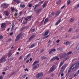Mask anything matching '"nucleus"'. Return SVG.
I'll list each match as a JSON object with an SVG mask.
<instances>
[{
	"instance_id": "obj_1",
	"label": "nucleus",
	"mask_w": 79,
	"mask_h": 79,
	"mask_svg": "<svg viewBox=\"0 0 79 79\" xmlns=\"http://www.w3.org/2000/svg\"><path fill=\"white\" fill-rule=\"evenodd\" d=\"M75 65V64H73L70 66V68L68 71V73H69L71 72V71H73V70H74V68H75V67H74Z\"/></svg>"
},
{
	"instance_id": "obj_2",
	"label": "nucleus",
	"mask_w": 79,
	"mask_h": 79,
	"mask_svg": "<svg viewBox=\"0 0 79 79\" xmlns=\"http://www.w3.org/2000/svg\"><path fill=\"white\" fill-rule=\"evenodd\" d=\"M56 69V66L54 65H53L51 68L48 71L49 73H52L54 71H55V69Z\"/></svg>"
},
{
	"instance_id": "obj_3",
	"label": "nucleus",
	"mask_w": 79,
	"mask_h": 79,
	"mask_svg": "<svg viewBox=\"0 0 79 79\" xmlns=\"http://www.w3.org/2000/svg\"><path fill=\"white\" fill-rule=\"evenodd\" d=\"M21 33H20L17 35L16 39L15 40V42H17L18 40H20L21 39Z\"/></svg>"
},
{
	"instance_id": "obj_4",
	"label": "nucleus",
	"mask_w": 79,
	"mask_h": 79,
	"mask_svg": "<svg viewBox=\"0 0 79 79\" xmlns=\"http://www.w3.org/2000/svg\"><path fill=\"white\" fill-rule=\"evenodd\" d=\"M68 66V64H65L64 65H63L61 68V70H60L61 72H62L63 73L64 71V70L65 69V68L67 67Z\"/></svg>"
},
{
	"instance_id": "obj_5",
	"label": "nucleus",
	"mask_w": 79,
	"mask_h": 79,
	"mask_svg": "<svg viewBox=\"0 0 79 79\" xmlns=\"http://www.w3.org/2000/svg\"><path fill=\"white\" fill-rule=\"evenodd\" d=\"M66 55H67L66 53H61L60 55V59L64 58H65V57L66 56Z\"/></svg>"
},
{
	"instance_id": "obj_6",
	"label": "nucleus",
	"mask_w": 79,
	"mask_h": 79,
	"mask_svg": "<svg viewBox=\"0 0 79 79\" xmlns=\"http://www.w3.org/2000/svg\"><path fill=\"white\" fill-rule=\"evenodd\" d=\"M43 73H39L36 75V78H39L40 77H42L43 76Z\"/></svg>"
},
{
	"instance_id": "obj_7",
	"label": "nucleus",
	"mask_w": 79,
	"mask_h": 79,
	"mask_svg": "<svg viewBox=\"0 0 79 79\" xmlns=\"http://www.w3.org/2000/svg\"><path fill=\"white\" fill-rule=\"evenodd\" d=\"M1 6H5L4 8H5V9H6L8 6V4L6 3H4L1 4Z\"/></svg>"
},
{
	"instance_id": "obj_8",
	"label": "nucleus",
	"mask_w": 79,
	"mask_h": 79,
	"mask_svg": "<svg viewBox=\"0 0 79 79\" xmlns=\"http://www.w3.org/2000/svg\"><path fill=\"white\" fill-rule=\"evenodd\" d=\"M4 13L6 16H9V12H8V11L5 10L4 12Z\"/></svg>"
},
{
	"instance_id": "obj_9",
	"label": "nucleus",
	"mask_w": 79,
	"mask_h": 79,
	"mask_svg": "<svg viewBox=\"0 0 79 79\" xmlns=\"http://www.w3.org/2000/svg\"><path fill=\"white\" fill-rule=\"evenodd\" d=\"M60 13H61V11H60L59 10V11H57L55 13V16L56 17V16H58V15H60Z\"/></svg>"
},
{
	"instance_id": "obj_10",
	"label": "nucleus",
	"mask_w": 79,
	"mask_h": 79,
	"mask_svg": "<svg viewBox=\"0 0 79 79\" xmlns=\"http://www.w3.org/2000/svg\"><path fill=\"white\" fill-rule=\"evenodd\" d=\"M5 26H6V23H3L1 24V27H2V28H4Z\"/></svg>"
},
{
	"instance_id": "obj_11",
	"label": "nucleus",
	"mask_w": 79,
	"mask_h": 79,
	"mask_svg": "<svg viewBox=\"0 0 79 79\" xmlns=\"http://www.w3.org/2000/svg\"><path fill=\"white\" fill-rule=\"evenodd\" d=\"M35 37V35H33L31 36L30 38H29V41H31Z\"/></svg>"
},
{
	"instance_id": "obj_12",
	"label": "nucleus",
	"mask_w": 79,
	"mask_h": 79,
	"mask_svg": "<svg viewBox=\"0 0 79 79\" xmlns=\"http://www.w3.org/2000/svg\"><path fill=\"white\" fill-rule=\"evenodd\" d=\"M14 24H15V23L14 22H12L11 24L12 27L11 28V31L13 30V29L14 28V27H15V26H14Z\"/></svg>"
},
{
	"instance_id": "obj_13",
	"label": "nucleus",
	"mask_w": 79,
	"mask_h": 79,
	"mask_svg": "<svg viewBox=\"0 0 79 79\" xmlns=\"http://www.w3.org/2000/svg\"><path fill=\"white\" fill-rule=\"evenodd\" d=\"M49 31L48 30H47L46 31H45V33L44 35V36H46V35H48V33H49Z\"/></svg>"
},
{
	"instance_id": "obj_14",
	"label": "nucleus",
	"mask_w": 79,
	"mask_h": 79,
	"mask_svg": "<svg viewBox=\"0 0 79 79\" xmlns=\"http://www.w3.org/2000/svg\"><path fill=\"white\" fill-rule=\"evenodd\" d=\"M5 56H4L1 58V59H0V63H2L3 61V60H5Z\"/></svg>"
},
{
	"instance_id": "obj_15",
	"label": "nucleus",
	"mask_w": 79,
	"mask_h": 79,
	"mask_svg": "<svg viewBox=\"0 0 79 79\" xmlns=\"http://www.w3.org/2000/svg\"><path fill=\"white\" fill-rule=\"evenodd\" d=\"M71 44V42L68 41H67L66 43H64V45H69V44Z\"/></svg>"
},
{
	"instance_id": "obj_16",
	"label": "nucleus",
	"mask_w": 79,
	"mask_h": 79,
	"mask_svg": "<svg viewBox=\"0 0 79 79\" xmlns=\"http://www.w3.org/2000/svg\"><path fill=\"white\" fill-rule=\"evenodd\" d=\"M79 67V62L76 63V65L75 66V69H76V68H78Z\"/></svg>"
},
{
	"instance_id": "obj_17",
	"label": "nucleus",
	"mask_w": 79,
	"mask_h": 79,
	"mask_svg": "<svg viewBox=\"0 0 79 79\" xmlns=\"http://www.w3.org/2000/svg\"><path fill=\"white\" fill-rule=\"evenodd\" d=\"M61 19H59L56 23V26H57V25H58V24L60 23V22H61Z\"/></svg>"
},
{
	"instance_id": "obj_18",
	"label": "nucleus",
	"mask_w": 79,
	"mask_h": 79,
	"mask_svg": "<svg viewBox=\"0 0 79 79\" xmlns=\"http://www.w3.org/2000/svg\"><path fill=\"white\" fill-rule=\"evenodd\" d=\"M61 3V0H59L58 1H57L56 2V5H60Z\"/></svg>"
},
{
	"instance_id": "obj_19",
	"label": "nucleus",
	"mask_w": 79,
	"mask_h": 79,
	"mask_svg": "<svg viewBox=\"0 0 79 79\" xmlns=\"http://www.w3.org/2000/svg\"><path fill=\"white\" fill-rule=\"evenodd\" d=\"M35 45H36V44H34L32 45H31V46L29 47V48H32L34 47H35Z\"/></svg>"
},
{
	"instance_id": "obj_20",
	"label": "nucleus",
	"mask_w": 79,
	"mask_h": 79,
	"mask_svg": "<svg viewBox=\"0 0 79 79\" xmlns=\"http://www.w3.org/2000/svg\"><path fill=\"white\" fill-rule=\"evenodd\" d=\"M39 61H35L32 64V65L34 66V65H35V64H37V63H39Z\"/></svg>"
},
{
	"instance_id": "obj_21",
	"label": "nucleus",
	"mask_w": 79,
	"mask_h": 79,
	"mask_svg": "<svg viewBox=\"0 0 79 79\" xmlns=\"http://www.w3.org/2000/svg\"><path fill=\"white\" fill-rule=\"evenodd\" d=\"M54 15H55V14L54 13V12H52L51 13L50 15H49V17H50V18H51V17H52V16H54Z\"/></svg>"
},
{
	"instance_id": "obj_22",
	"label": "nucleus",
	"mask_w": 79,
	"mask_h": 79,
	"mask_svg": "<svg viewBox=\"0 0 79 79\" xmlns=\"http://www.w3.org/2000/svg\"><path fill=\"white\" fill-rule=\"evenodd\" d=\"M48 19L46 18L45 19L44 21V24H46L47 22H48Z\"/></svg>"
},
{
	"instance_id": "obj_23",
	"label": "nucleus",
	"mask_w": 79,
	"mask_h": 79,
	"mask_svg": "<svg viewBox=\"0 0 79 79\" xmlns=\"http://www.w3.org/2000/svg\"><path fill=\"white\" fill-rule=\"evenodd\" d=\"M27 18L28 19H29V21H31V18H32V15H30V16L27 17Z\"/></svg>"
},
{
	"instance_id": "obj_24",
	"label": "nucleus",
	"mask_w": 79,
	"mask_h": 79,
	"mask_svg": "<svg viewBox=\"0 0 79 79\" xmlns=\"http://www.w3.org/2000/svg\"><path fill=\"white\" fill-rule=\"evenodd\" d=\"M63 61H61L60 63V64L59 65V68H60L61 66H62V65H63Z\"/></svg>"
},
{
	"instance_id": "obj_25",
	"label": "nucleus",
	"mask_w": 79,
	"mask_h": 79,
	"mask_svg": "<svg viewBox=\"0 0 79 79\" xmlns=\"http://www.w3.org/2000/svg\"><path fill=\"white\" fill-rule=\"evenodd\" d=\"M41 59L42 60H47V57H45L44 56H42L41 57Z\"/></svg>"
},
{
	"instance_id": "obj_26",
	"label": "nucleus",
	"mask_w": 79,
	"mask_h": 79,
	"mask_svg": "<svg viewBox=\"0 0 79 79\" xmlns=\"http://www.w3.org/2000/svg\"><path fill=\"white\" fill-rule=\"evenodd\" d=\"M42 8H41L39 9H38L37 10V13H39V12H40V11H42Z\"/></svg>"
},
{
	"instance_id": "obj_27",
	"label": "nucleus",
	"mask_w": 79,
	"mask_h": 79,
	"mask_svg": "<svg viewBox=\"0 0 79 79\" xmlns=\"http://www.w3.org/2000/svg\"><path fill=\"white\" fill-rule=\"evenodd\" d=\"M74 19L73 18H71L70 20V22H71V23H73V22H74Z\"/></svg>"
},
{
	"instance_id": "obj_28",
	"label": "nucleus",
	"mask_w": 79,
	"mask_h": 79,
	"mask_svg": "<svg viewBox=\"0 0 79 79\" xmlns=\"http://www.w3.org/2000/svg\"><path fill=\"white\" fill-rule=\"evenodd\" d=\"M54 60H55V57H53L50 60V61L51 62H52V61H53Z\"/></svg>"
},
{
	"instance_id": "obj_29",
	"label": "nucleus",
	"mask_w": 79,
	"mask_h": 79,
	"mask_svg": "<svg viewBox=\"0 0 79 79\" xmlns=\"http://www.w3.org/2000/svg\"><path fill=\"white\" fill-rule=\"evenodd\" d=\"M37 68V65H35L33 66V69H32V71H34V69H36Z\"/></svg>"
},
{
	"instance_id": "obj_30",
	"label": "nucleus",
	"mask_w": 79,
	"mask_h": 79,
	"mask_svg": "<svg viewBox=\"0 0 79 79\" xmlns=\"http://www.w3.org/2000/svg\"><path fill=\"white\" fill-rule=\"evenodd\" d=\"M25 6H26V5H25L23 4L22 5H20V7H21L22 8H24Z\"/></svg>"
},
{
	"instance_id": "obj_31",
	"label": "nucleus",
	"mask_w": 79,
	"mask_h": 79,
	"mask_svg": "<svg viewBox=\"0 0 79 79\" xmlns=\"http://www.w3.org/2000/svg\"><path fill=\"white\" fill-rule=\"evenodd\" d=\"M46 5H47V4L45 3H44L42 6L43 7V8H45V6H46Z\"/></svg>"
},
{
	"instance_id": "obj_32",
	"label": "nucleus",
	"mask_w": 79,
	"mask_h": 79,
	"mask_svg": "<svg viewBox=\"0 0 79 79\" xmlns=\"http://www.w3.org/2000/svg\"><path fill=\"white\" fill-rule=\"evenodd\" d=\"M69 56H66L65 58L64 59V61H66V60H67L69 58Z\"/></svg>"
},
{
	"instance_id": "obj_33",
	"label": "nucleus",
	"mask_w": 79,
	"mask_h": 79,
	"mask_svg": "<svg viewBox=\"0 0 79 79\" xmlns=\"http://www.w3.org/2000/svg\"><path fill=\"white\" fill-rule=\"evenodd\" d=\"M54 58H55V60H60L59 58L57 56H55L54 57Z\"/></svg>"
},
{
	"instance_id": "obj_34",
	"label": "nucleus",
	"mask_w": 79,
	"mask_h": 79,
	"mask_svg": "<svg viewBox=\"0 0 79 79\" xmlns=\"http://www.w3.org/2000/svg\"><path fill=\"white\" fill-rule=\"evenodd\" d=\"M50 37V35H47L44 38V39H47V38H48V37Z\"/></svg>"
},
{
	"instance_id": "obj_35",
	"label": "nucleus",
	"mask_w": 79,
	"mask_h": 79,
	"mask_svg": "<svg viewBox=\"0 0 79 79\" xmlns=\"http://www.w3.org/2000/svg\"><path fill=\"white\" fill-rule=\"evenodd\" d=\"M11 55H12V54H11V53H9L7 56H8V57H10V56H11Z\"/></svg>"
},
{
	"instance_id": "obj_36",
	"label": "nucleus",
	"mask_w": 79,
	"mask_h": 79,
	"mask_svg": "<svg viewBox=\"0 0 79 79\" xmlns=\"http://www.w3.org/2000/svg\"><path fill=\"white\" fill-rule=\"evenodd\" d=\"M16 3H17V4H19L21 2L19 0H17V1H16Z\"/></svg>"
},
{
	"instance_id": "obj_37",
	"label": "nucleus",
	"mask_w": 79,
	"mask_h": 79,
	"mask_svg": "<svg viewBox=\"0 0 79 79\" xmlns=\"http://www.w3.org/2000/svg\"><path fill=\"white\" fill-rule=\"evenodd\" d=\"M10 10H11L12 11H13L15 10V8L11 7L10 8Z\"/></svg>"
},
{
	"instance_id": "obj_38",
	"label": "nucleus",
	"mask_w": 79,
	"mask_h": 79,
	"mask_svg": "<svg viewBox=\"0 0 79 79\" xmlns=\"http://www.w3.org/2000/svg\"><path fill=\"white\" fill-rule=\"evenodd\" d=\"M67 5H69L70 4V3H71V1H70V0H68L67 1Z\"/></svg>"
},
{
	"instance_id": "obj_39",
	"label": "nucleus",
	"mask_w": 79,
	"mask_h": 79,
	"mask_svg": "<svg viewBox=\"0 0 79 79\" xmlns=\"http://www.w3.org/2000/svg\"><path fill=\"white\" fill-rule=\"evenodd\" d=\"M14 59V58L13 57H11L9 60L10 61H12V60H13V59Z\"/></svg>"
},
{
	"instance_id": "obj_40",
	"label": "nucleus",
	"mask_w": 79,
	"mask_h": 79,
	"mask_svg": "<svg viewBox=\"0 0 79 79\" xmlns=\"http://www.w3.org/2000/svg\"><path fill=\"white\" fill-rule=\"evenodd\" d=\"M6 70H8V67H6L4 68V70L5 71H6Z\"/></svg>"
},
{
	"instance_id": "obj_41",
	"label": "nucleus",
	"mask_w": 79,
	"mask_h": 79,
	"mask_svg": "<svg viewBox=\"0 0 79 79\" xmlns=\"http://www.w3.org/2000/svg\"><path fill=\"white\" fill-rule=\"evenodd\" d=\"M71 53H72V51H70L68 53H67V54L70 55V54H71Z\"/></svg>"
},
{
	"instance_id": "obj_42",
	"label": "nucleus",
	"mask_w": 79,
	"mask_h": 79,
	"mask_svg": "<svg viewBox=\"0 0 79 79\" xmlns=\"http://www.w3.org/2000/svg\"><path fill=\"white\" fill-rule=\"evenodd\" d=\"M24 27L26 29H29V26H25Z\"/></svg>"
},
{
	"instance_id": "obj_43",
	"label": "nucleus",
	"mask_w": 79,
	"mask_h": 79,
	"mask_svg": "<svg viewBox=\"0 0 79 79\" xmlns=\"http://www.w3.org/2000/svg\"><path fill=\"white\" fill-rule=\"evenodd\" d=\"M25 29V27H22L21 29V31H24Z\"/></svg>"
},
{
	"instance_id": "obj_44",
	"label": "nucleus",
	"mask_w": 79,
	"mask_h": 79,
	"mask_svg": "<svg viewBox=\"0 0 79 79\" xmlns=\"http://www.w3.org/2000/svg\"><path fill=\"white\" fill-rule=\"evenodd\" d=\"M44 3V1H42L41 2H39V4H40V5H41Z\"/></svg>"
},
{
	"instance_id": "obj_45",
	"label": "nucleus",
	"mask_w": 79,
	"mask_h": 79,
	"mask_svg": "<svg viewBox=\"0 0 79 79\" xmlns=\"http://www.w3.org/2000/svg\"><path fill=\"white\" fill-rule=\"evenodd\" d=\"M71 30H72V28H69L68 32H71Z\"/></svg>"
},
{
	"instance_id": "obj_46",
	"label": "nucleus",
	"mask_w": 79,
	"mask_h": 79,
	"mask_svg": "<svg viewBox=\"0 0 79 79\" xmlns=\"http://www.w3.org/2000/svg\"><path fill=\"white\" fill-rule=\"evenodd\" d=\"M30 55H31V54L29 53L28 54L27 56H26L28 58V57H29L30 56Z\"/></svg>"
},
{
	"instance_id": "obj_47",
	"label": "nucleus",
	"mask_w": 79,
	"mask_h": 79,
	"mask_svg": "<svg viewBox=\"0 0 79 79\" xmlns=\"http://www.w3.org/2000/svg\"><path fill=\"white\" fill-rule=\"evenodd\" d=\"M44 19H43L42 20V21L41 22V23H40L41 25H42V23L44 22Z\"/></svg>"
},
{
	"instance_id": "obj_48",
	"label": "nucleus",
	"mask_w": 79,
	"mask_h": 79,
	"mask_svg": "<svg viewBox=\"0 0 79 79\" xmlns=\"http://www.w3.org/2000/svg\"><path fill=\"white\" fill-rule=\"evenodd\" d=\"M52 52H55L56 51V49H53L51 50Z\"/></svg>"
},
{
	"instance_id": "obj_49",
	"label": "nucleus",
	"mask_w": 79,
	"mask_h": 79,
	"mask_svg": "<svg viewBox=\"0 0 79 79\" xmlns=\"http://www.w3.org/2000/svg\"><path fill=\"white\" fill-rule=\"evenodd\" d=\"M10 35H12L13 34V32H12L9 34Z\"/></svg>"
},
{
	"instance_id": "obj_50",
	"label": "nucleus",
	"mask_w": 79,
	"mask_h": 79,
	"mask_svg": "<svg viewBox=\"0 0 79 79\" xmlns=\"http://www.w3.org/2000/svg\"><path fill=\"white\" fill-rule=\"evenodd\" d=\"M65 7V5H64L63 6H62L61 8V9H63Z\"/></svg>"
},
{
	"instance_id": "obj_51",
	"label": "nucleus",
	"mask_w": 79,
	"mask_h": 79,
	"mask_svg": "<svg viewBox=\"0 0 79 79\" xmlns=\"http://www.w3.org/2000/svg\"><path fill=\"white\" fill-rule=\"evenodd\" d=\"M27 23V21L24 22L23 23V24H26Z\"/></svg>"
},
{
	"instance_id": "obj_52",
	"label": "nucleus",
	"mask_w": 79,
	"mask_h": 79,
	"mask_svg": "<svg viewBox=\"0 0 79 79\" xmlns=\"http://www.w3.org/2000/svg\"><path fill=\"white\" fill-rule=\"evenodd\" d=\"M35 29H33L31 30V31H32V32H34V31H35Z\"/></svg>"
},
{
	"instance_id": "obj_53",
	"label": "nucleus",
	"mask_w": 79,
	"mask_h": 79,
	"mask_svg": "<svg viewBox=\"0 0 79 79\" xmlns=\"http://www.w3.org/2000/svg\"><path fill=\"white\" fill-rule=\"evenodd\" d=\"M11 38L9 39L8 40V42H11Z\"/></svg>"
},
{
	"instance_id": "obj_54",
	"label": "nucleus",
	"mask_w": 79,
	"mask_h": 79,
	"mask_svg": "<svg viewBox=\"0 0 79 79\" xmlns=\"http://www.w3.org/2000/svg\"><path fill=\"white\" fill-rule=\"evenodd\" d=\"M32 6V5L31 4H30L28 5V7L31 8Z\"/></svg>"
},
{
	"instance_id": "obj_55",
	"label": "nucleus",
	"mask_w": 79,
	"mask_h": 79,
	"mask_svg": "<svg viewBox=\"0 0 79 79\" xmlns=\"http://www.w3.org/2000/svg\"><path fill=\"white\" fill-rule=\"evenodd\" d=\"M3 39V36L2 35H0V39Z\"/></svg>"
},
{
	"instance_id": "obj_56",
	"label": "nucleus",
	"mask_w": 79,
	"mask_h": 79,
	"mask_svg": "<svg viewBox=\"0 0 79 79\" xmlns=\"http://www.w3.org/2000/svg\"><path fill=\"white\" fill-rule=\"evenodd\" d=\"M44 49H42L40 52V53H42V52H44Z\"/></svg>"
},
{
	"instance_id": "obj_57",
	"label": "nucleus",
	"mask_w": 79,
	"mask_h": 79,
	"mask_svg": "<svg viewBox=\"0 0 79 79\" xmlns=\"http://www.w3.org/2000/svg\"><path fill=\"white\" fill-rule=\"evenodd\" d=\"M27 57L26 56L24 58V60H26V59H27Z\"/></svg>"
},
{
	"instance_id": "obj_58",
	"label": "nucleus",
	"mask_w": 79,
	"mask_h": 79,
	"mask_svg": "<svg viewBox=\"0 0 79 79\" xmlns=\"http://www.w3.org/2000/svg\"><path fill=\"white\" fill-rule=\"evenodd\" d=\"M56 43H59L60 42V40H57L56 41Z\"/></svg>"
},
{
	"instance_id": "obj_59",
	"label": "nucleus",
	"mask_w": 79,
	"mask_h": 79,
	"mask_svg": "<svg viewBox=\"0 0 79 79\" xmlns=\"http://www.w3.org/2000/svg\"><path fill=\"white\" fill-rule=\"evenodd\" d=\"M25 71H28V69H24Z\"/></svg>"
},
{
	"instance_id": "obj_60",
	"label": "nucleus",
	"mask_w": 79,
	"mask_h": 79,
	"mask_svg": "<svg viewBox=\"0 0 79 79\" xmlns=\"http://www.w3.org/2000/svg\"><path fill=\"white\" fill-rule=\"evenodd\" d=\"M14 16H18V13H15L14 14Z\"/></svg>"
},
{
	"instance_id": "obj_61",
	"label": "nucleus",
	"mask_w": 79,
	"mask_h": 79,
	"mask_svg": "<svg viewBox=\"0 0 79 79\" xmlns=\"http://www.w3.org/2000/svg\"><path fill=\"white\" fill-rule=\"evenodd\" d=\"M15 74V73L13 72L12 73H11V76H13V75H14Z\"/></svg>"
},
{
	"instance_id": "obj_62",
	"label": "nucleus",
	"mask_w": 79,
	"mask_h": 79,
	"mask_svg": "<svg viewBox=\"0 0 79 79\" xmlns=\"http://www.w3.org/2000/svg\"><path fill=\"white\" fill-rule=\"evenodd\" d=\"M0 79H3V77L2 76H0Z\"/></svg>"
},
{
	"instance_id": "obj_63",
	"label": "nucleus",
	"mask_w": 79,
	"mask_h": 79,
	"mask_svg": "<svg viewBox=\"0 0 79 79\" xmlns=\"http://www.w3.org/2000/svg\"><path fill=\"white\" fill-rule=\"evenodd\" d=\"M5 72H3L2 73V74L3 75H4V74H5Z\"/></svg>"
},
{
	"instance_id": "obj_64",
	"label": "nucleus",
	"mask_w": 79,
	"mask_h": 79,
	"mask_svg": "<svg viewBox=\"0 0 79 79\" xmlns=\"http://www.w3.org/2000/svg\"><path fill=\"white\" fill-rule=\"evenodd\" d=\"M64 75V74H63V73H61V77H62V76H63V75Z\"/></svg>"
}]
</instances>
